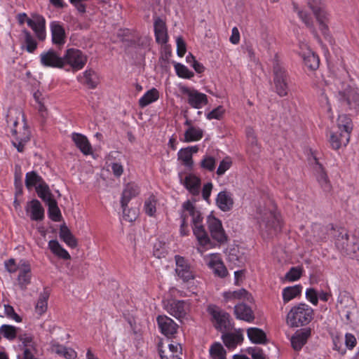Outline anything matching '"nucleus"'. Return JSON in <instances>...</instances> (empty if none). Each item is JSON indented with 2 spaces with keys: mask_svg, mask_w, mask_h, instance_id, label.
Here are the masks:
<instances>
[{
  "mask_svg": "<svg viewBox=\"0 0 359 359\" xmlns=\"http://www.w3.org/2000/svg\"><path fill=\"white\" fill-rule=\"evenodd\" d=\"M326 87L321 94L319 102L321 109L327 113L328 118H333L332 104L327 93H332L339 100H344L351 109H359V89L349 80L348 72L344 68L330 74L325 81Z\"/></svg>",
  "mask_w": 359,
  "mask_h": 359,
  "instance_id": "obj_1",
  "label": "nucleus"
},
{
  "mask_svg": "<svg viewBox=\"0 0 359 359\" xmlns=\"http://www.w3.org/2000/svg\"><path fill=\"white\" fill-rule=\"evenodd\" d=\"M192 214V230L197 241V251L203 255V253L215 247L213 241L209 237L203 225V217L199 210L189 201H187L184 217Z\"/></svg>",
  "mask_w": 359,
  "mask_h": 359,
  "instance_id": "obj_2",
  "label": "nucleus"
},
{
  "mask_svg": "<svg viewBox=\"0 0 359 359\" xmlns=\"http://www.w3.org/2000/svg\"><path fill=\"white\" fill-rule=\"evenodd\" d=\"M353 125L351 118L346 115H340L336 127L330 132L329 142L334 149L346 147L350 140Z\"/></svg>",
  "mask_w": 359,
  "mask_h": 359,
  "instance_id": "obj_3",
  "label": "nucleus"
},
{
  "mask_svg": "<svg viewBox=\"0 0 359 359\" xmlns=\"http://www.w3.org/2000/svg\"><path fill=\"white\" fill-rule=\"evenodd\" d=\"M313 310L305 303L293 306L286 317V323L291 327H298L308 325L313 319Z\"/></svg>",
  "mask_w": 359,
  "mask_h": 359,
  "instance_id": "obj_4",
  "label": "nucleus"
},
{
  "mask_svg": "<svg viewBox=\"0 0 359 359\" xmlns=\"http://www.w3.org/2000/svg\"><path fill=\"white\" fill-rule=\"evenodd\" d=\"M307 5L312 11L318 22L319 29L329 43H332L328 22L330 15L325 9L323 0H307Z\"/></svg>",
  "mask_w": 359,
  "mask_h": 359,
  "instance_id": "obj_5",
  "label": "nucleus"
},
{
  "mask_svg": "<svg viewBox=\"0 0 359 359\" xmlns=\"http://www.w3.org/2000/svg\"><path fill=\"white\" fill-rule=\"evenodd\" d=\"M63 69L73 72L81 70L87 62V56L76 48H69L62 56Z\"/></svg>",
  "mask_w": 359,
  "mask_h": 359,
  "instance_id": "obj_6",
  "label": "nucleus"
},
{
  "mask_svg": "<svg viewBox=\"0 0 359 359\" xmlns=\"http://www.w3.org/2000/svg\"><path fill=\"white\" fill-rule=\"evenodd\" d=\"M257 219L260 228L262 229L264 226L266 230L269 231L270 233L273 232L276 233L280 229L281 219L279 214L276 211L270 210L269 212H260Z\"/></svg>",
  "mask_w": 359,
  "mask_h": 359,
  "instance_id": "obj_7",
  "label": "nucleus"
},
{
  "mask_svg": "<svg viewBox=\"0 0 359 359\" xmlns=\"http://www.w3.org/2000/svg\"><path fill=\"white\" fill-rule=\"evenodd\" d=\"M180 90L187 97L188 104L194 109H202L208 103V96L194 88L183 86L180 87Z\"/></svg>",
  "mask_w": 359,
  "mask_h": 359,
  "instance_id": "obj_8",
  "label": "nucleus"
},
{
  "mask_svg": "<svg viewBox=\"0 0 359 359\" xmlns=\"http://www.w3.org/2000/svg\"><path fill=\"white\" fill-rule=\"evenodd\" d=\"M206 223L211 238L219 244H223L227 241V236L222 226V222L212 214L207 217Z\"/></svg>",
  "mask_w": 359,
  "mask_h": 359,
  "instance_id": "obj_9",
  "label": "nucleus"
},
{
  "mask_svg": "<svg viewBox=\"0 0 359 359\" xmlns=\"http://www.w3.org/2000/svg\"><path fill=\"white\" fill-rule=\"evenodd\" d=\"M203 261L215 276L220 278L226 276L228 271L219 254L210 253L205 255H203Z\"/></svg>",
  "mask_w": 359,
  "mask_h": 359,
  "instance_id": "obj_10",
  "label": "nucleus"
},
{
  "mask_svg": "<svg viewBox=\"0 0 359 359\" xmlns=\"http://www.w3.org/2000/svg\"><path fill=\"white\" fill-rule=\"evenodd\" d=\"M208 312L217 330L223 331L230 326L229 315L219 307L215 305H210L208 307Z\"/></svg>",
  "mask_w": 359,
  "mask_h": 359,
  "instance_id": "obj_11",
  "label": "nucleus"
},
{
  "mask_svg": "<svg viewBox=\"0 0 359 359\" xmlns=\"http://www.w3.org/2000/svg\"><path fill=\"white\" fill-rule=\"evenodd\" d=\"M298 54L302 57L304 65L311 70H315L319 67L318 57L310 49L308 44L304 41L299 43Z\"/></svg>",
  "mask_w": 359,
  "mask_h": 359,
  "instance_id": "obj_12",
  "label": "nucleus"
},
{
  "mask_svg": "<svg viewBox=\"0 0 359 359\" xmlns=\"http://www.w3.org/2000/svg\"><path fill=\"white\" fill-rule=\"evenodd\" d=\"M176 268L175 271L177 276L185 283L193 280L195 274L189 262L182 257L176 255L175 257Z\"/></svg>",
  "mask_w": 359,
  "mask_h": 359,
  "instance_id": "obj_13",
  "label": "nucleus"
},
{
  "mask_svg": "<svg viewBox=\"0 0 359 359\" xmlns=\"http://www.w3.org/2000/svg\"><path fill=\"white\" fill-rule=\"evenodd\" d=\"M166 311L178 320L186 318L189 312V303L184 300H172L166 305Z\"/></svg>",
  "mask_w": 359,
  "mask_h": 359,
  "instance_id": "obj_14",
  "label": "nucleus"
},
{
  "mask_svg": "<svg viewBox=\"0 0 359 359\" xmlns=\"http://www.w3.org/2000/svg\"><path fill=\"white\" fill-rule=\"evenodd\" d=\"M39 57L41 65L45 67L63 69L62 56L53 49L42 52Z\"/></svg>",
  "mask_w": 359,
  "mask_h": 359,
  "instance_id": "obj_15",
  "label": "nucleus"
},
{
  "mask_svg": "<svg viewBox=\"0 0 359 359\" xmlns=\"http://www.w3.org/2000/svg\"><path fill=\"white\" fill-rule=\"evenodd\" d=\"M25 183L28 189L34 187L40 198L50 192L48 187L43 182L41 177L34 172H29L26 174Z\"/></svg>",
  "mask_w": 359,
  "mask_h": 359,
  "instance_id": "obj_16",
  "label": "nucleus"
},
{
  "mask_svg": "<svg viewBox=\"0 0 359 359\" xmlns=\"http://www.w3.org/2000/svg\"><path fill=\"white\" fill-rule=\"evenodd\" d=\"M273 82L276 93L280 96L286 95L287 93V83L284 68L277 63L273 67Z\"/></svg>",
  "mask_w": 359,
  "mask_h": 359,
  "instance_id": "obj_17",
  "label": "nucleus"
},
{
  "mask_svg": "<svg viewBox=\"0 0 359 359\" xmlns=\"http://www.w3.org/2000/svg\"><path fill=\"white\" fill-rule=\"evenodd\" d=\"M19 347L22 352L23 359H37L34 357L35 344L32 336L25 334L20 337Z\"/></svg>",
  "mask_w": 359,
  "mask_h": 359,
  "instance_id": "obj_18",
  "label": "nucleus"
},
{
  "mask_svg": "<svg viewBox=\"0 0 359 359\" xmlns=\"http://www.w3.org/2000/svg\"><path fill=\"white\" fill-rule=\"evenodd\" d=\"M184 125L187 126L184 133V142H194L201 140L204 134V130L197 126L192 125L189 121H187Z\"/></svg>",
  "mask_w": 359,
  "mask_h": 359,
  "instance_id": "obj_19",
  "label": "nucleus"
},
{
  "mask_svg": "<svg viewBox=\"0 0 359 359\" xmlns=\"http://www.w3.org/2000/svg\"><path fill=\"white\" fill-rule=\"evenodd\" d=\"M18 283L21 288H25L31 280V266L27 260H19V269L18 270Z\"/></svg>",
  "mask_w": 359,
  "mask_h": 359,
  "instance_id": "obj_20",
  "label": "nucleus"
},
{
  "mask_svg": "<svg viewBox=\"0 0 359 359\" xmlns=\"http://www.w3.org/2000/svg\"><path fill=\"white\" fill-rule=\"evenodd\" d=\"M198 146L194 145L180 149L177 152L178 160L187 168L191 169L194 165L192 156L198 151Z\"/></svg>",
  "mask_w": 359,
  "mask_h": 359,
  "instance_id": "obj_21",
  "label": "nucleus"
},
{
  "mask_svg": "<svg viewBox=\"0 0 359 359\" xmlns=\"http://www.w3.org/2000/svg\"><path fill=\"white\" fill-rule=\"evenodd\" d=\"M157 323L162 334L169 337L176 333L177 325L170 318L166 316H159Z\"/></svg>",
  "mask_w": 359,
  "mask_h": 359,
  "instance_id": "obj_22",
  "label": "nucleus"
},
{
  "mask_svg": "<svg viewBox=\"0 0 359 359\" xmlns=\"http://www.w3.org/2000/svg\"><path fill=\"white\" fill-rule=\"evenodd\" d=\"M185 188L193 196H198L201 189V178L193 173L187 174L183 182Z\"/></svg>",
  "mask_w": 359,
  "mask_h": 359,
  "instance_id": "obj_23",
  "label": "nucleus"
},
{
  "mask_svg": "<svg viewBox=\"0 0 359 359\" xmlns=\"http://www.w3.org/2000/svg\"><path fill=\"white\" fill-rule=\"evenodd\" d=\"M223 300L225 303L234 302L237 300L248 301L251 299V296L248 292L243 289L237 290H229L222 292Z\"/></svg>",
  "mask_w": 359,
  "mask_h": 359,
  "instance_id": "obj_24",
  "label": "nucleus"
},
{
  "mask_svg": "<svg viewBox=\"0 0 359 359\" xmlns=\"http://www.w3.org/2000/svg\"><path fill=\"white\" fill-rule=\"evenodd\" d=\"M311 331L309 328L300 329L296 331L291 338V344L293 348L296 351L302 349L311 336Z\"/></svg>",
  "mask_w": 359,
  "mask_h": 359,
  "instance_id": "obj_25",
  "label": "nucleus"
},
{
  "mask_svg": "<svg viewBox=\"0 0 359 359\" xmlns=\"http://www.w3.org/2000/svg\"><path fill=\"white\" fill-rule=\"evenodd\" d=\"M26 212L34 221H40L44 217V210L38 200L29 201L26 206Z\"/></svg>",
  "mask_w": 359,
  "mask_h": 359,
  "instance_id": "obj_26",
  "label": "nucleus"
},
{
  "mask_svg": "<svg viewBox=\"0 0 359 359\" xmlns=\"http://www.w3.org/2000/svg\"><path fill=\"white\" fill-rule=\"evenodd\" d=\"M156 41L158 43L165 44L168 36L165 22L160 18H156L154 22Z\"/></svg>",
  "mask_w": 359,
  "mask_h": 359,
  "instance_id": "obj_27",
  "label": "nucleus"
},
{
  "mask_svg": "<svg viewBox=\"0 0 359 359\" xmlns=\"http://www.w3.org/2000/svg\"><path fill=\"white\" fill-rule=\"evenodd\" d=\"M13 137L12 139L13 145L17 149L19 152L24 151L25 144L29 141L30 133L29 129L24 124L23 133L22 135H18L17 130L13 129L12 130Z\"/></svg>",
  "mask_w": 359,
  "mask_h": 359,
  "instance_id": "obj_28",
  "label": "nucleus"
},
{
  "mask_svg": "<svg viewBox=\"0 0 359 359\" xmlns=\"http://www.w3.org/2000/svg\"><path fill=\"white\" fill-rule=\"evenodd\" d=\"M27 25L34 31L39 39L43 40L45 39V19L43 17L36 16L34 19H28Z\"/></svg>",
  "mask_w": 359,
  "mask_h": 359,
  "instance_id": "obj_29",
  "label": "nucleus"
},
{
  "mask_svg": "<svg viewBox=\"0 0 359 359\" xmlns=\"http://www.w3.org/2000/svg\"><path fill=\"white\" fill-rule=\"evenodd\" d=\"M234 313L238 319L251 323L255 319L252 309L245 304H238L234 307Z\"/></svg>",
  "mask_w": 359,
  "mask_h": 359,
  "instance_id": "obj_30",
  "label": "nucleus"
},
{
  "mask_svg": "<svg viewBox=\"0 0 359 359\" xmlns=\"http://www.w3.org/2000/svg\"><path fill=\"white\" fill-rule=\"evenodd\" d=\"M216 203L218 208L224 211H229L233 205L232 194L227 191H220L217 196Z\"/></svg>",
  "mask_w": 359,
  "mask_h": 359,
  "instance_id": "obj_31",
  "label": "nucleus"
},
{
  "mask_svg": "<svg viewBox=\"0 0 359 359\" xmlns=\"http://www.w3.org/2000/svg\"><path fill=\"white\" fill-rule=\"evenodd\" d=\"M41 198L43 200L48 206V214L50 218L55 222L60 221L61 217L60 211L57 207L56 201L53 198L51 194L49 192Z\"/></svg>",
  "mask_w": 359,
  "mask_h": 359,
  "instance_id": "obj_32",
  "label": "nucleus"
},
{
  "mask_svg": "<svg viewBox=\"0 0 359 359\" xmlns=\"http://www.w3.org/2000/svg\"><path fill=\"white\" fill-rule=\"evenodd\" d=\"M72 140L84 155L92 154V147L87 137L80 133H72Z\"/></svg>",
  "mask_w": 359,
  "mask_h": 359,
  "instance_id": "obj_33",
  "label": "nucleus"
},
{
  "mask_svg": "<svg viewBox=\"0 0 359 359\" xmlns=\"http://www.w3.org/2000/svg\"><path fill=\"white\" fill-rule=\"evenodd\" d=\"M343 242L341 243L338 240L337 246L338 248L345 250L346 254L352 259L359 260V243H353V245H349L348 243L345 245L344 241H348V235L345 233L341 236Z\"/></svg>",
  "mask_w": 359,
  "mask_h": 359,
  "instance_id": "obj_34",
  "label": "nucleus"
},
{
  "mask_svg": "<svg viewBox=\"0 0 359 359\" xmlns=\"http://www.w3.org/2000/svg\"><path fill=\"white\" fill-rule=\"evenodd\" d=\"M53 43L56 45H63L65 43V32L62 26L58 22L50 23Z\"/></svg>",
  "mask_w": 359,
  "mask_h": 359,
  "instance_id": "obj_35",
  "label": "nucleus"
},
{
  "mask_svg": "<svg viewBox=\"0 0 359 359\" xmlns=\"http://www.w3.org/2000/svg\"><path fill=\"white\" fill-rule=\"evenodd\" d=\"M77 80L82 84L87 86L90 88H94L97 84V76L96 73L92 69H87L77 76Z\"/></svg>",
  "mask_w": 359,
  "mask_h": 359,
  "instance_id": "obj_36",
  "label": "nucleus"
},
{
  "mask_svg": "<svg viewBox=\"0 0 359 359\" xmlns=\"http://www.w3.org/2000/svg\"><path fill=\"white\" fill-rule=\"evenodd\" d=\"M223 342L229 348H234L243 340V334L240 331L225 333L222 335Z\"/></svg>",
  "mask_w": 359,
  "mask_h": 359,
  "instance_id": "obj_37",
  "label": "nucleus"
},
{
  "mask_svg": "<svg viewBox=\"0 0 359 359\" xmlns=\"http://www.w3.org/2000/svg\"><path fill=\"white\" fill-rule=\"evenodd\" d=\"M160 97V93L156 88H151L139 99L140 107L144 108L147 106L156 102Z\"/></svg>",
  "mask_w": 359,
  "mask_h": 359,
  "instance_id": "obj_38",
  "label": "nucleus"
},
{
  "mask_svg": "<svg viewBox=\"0 0 359 359\" xmlns=\"http://www.w3.org/2000/svg\"><path fill=\"white\" fill-rule=\"evenodd\" d=\"M140 191L139 187L135 183L128 184L122 194L121 201V207L127 206L129 201L134 196L138 194Z\"/></svg>",
  "mask_w": 359,
  "mask_h": 359,
  "instance_id": "obj_39",
  "label": "nucleus"
},
{
  "mask_svg": "<svg viewBox=\"0 0 359 359\" xmlns=\"http://www.w3.org/2000/svg\"><path fill=\"white\" fill-rule=\"evenodd\" d=\"M168 353H170V358L168 355H165V351L163 350L162 346L159 345L158 351L161 359H181L180 355L182 352V348L177 343L168 344Z\"/></svg>",
  "mask_w": 359,
  "mask_h": 359,
  "instance_id": "obj_40",
  "label": "nucleus"
},
{
  "mask_svg": "<svg viewBox=\"0 0 359 359\" xmlns=\"http://www.w3.org/2000/svg\"><path fill=\"white\" fill-rule=\"evenodd\" d=\"M302 286L301 285H295L283 288L282 291L283 300L285 303H287L293 299L297 297L302 292Z\"/></svg>",
  "mask_w": 359,
  "mask_h": 359,
  "instance_id": "obj_41",
  "label": "nucleus"
},
{
  "mask_svg": "<svg viewBox=\"0 0 359 359\" xmlns=\"http://www.w3.org/2000/svg\"><path fill=\"white\" fill-rule=\"evenodd\" d=\"M313 161L316 163L315 170L317 175V180L324 191H329L330 190L331 186L327 179V175L325 173L322 165L318 163L316 158H313Z\"/></svg>",
  "mask_w": 359,
  "mask_h": 359,
  "instance_id": "obj_42",
  "label": "nucleus"
},
{
  "mask_svg": "<svg viewBox=\"0 0 359 359\" xmlns=\"http://www.w3.org/2000/svg\"><path fill=\"white\" fill-rule=\"evenodd\" d=\"M249 339L254 344H264L266 340V334L263 330L257 327H250L247 330Z\"/></svg>",
  "mask_w": 359,
  "mask_h": 359,
  "instance_id": "obj_43",
  "label": "nucleus"
},
{
  "mask_svg": "<svg viewBox=\"0 0 359 359\" xmlns=\"http://www.w3.org/2000/svg\"><path fill=\"white\" fill-rule=\"evenodd\" d=\"M48 248L54 255L60 258L67 260L71 257L69 252L55 240H51L48 242Z\"/></svg>",
  "mask_w": 359,
  "mask_h": 359,
  "instance_id": "obj_44",
  "label": "nucleus"
},
{
  "mask_svg": "<svg viewBox=\"0 0 359 359\" xmlns=\"http://www.w3.org/2000/svg\"><path fill=\"white\" fill-rule=\"evenodd\" d=\"M303 268L302 266H294L285 273L283 281L292 283L300 279L303 273Z\"/></svg>",
  "mask_w": 359,
  "mask_h": 359,
  "instance_id": "obj_45",
  "label": "nucleus"
},
{
  "mask_svg": "<svg viewBox=\"0 0 359 359\" xmlns=\"http://www.w3.org/2000/svg\"><path fill=\"white\" fill-rule=\"evenodd\" d=\"M60 237L69 247L75 248L77 245L74 236L67 226L60 228Z\"/></svg>",
  "mask_w": 359,
  "mask_h": 359,
  "instance_id": "obj_46",
  "label": "nucleus"
},
{
  "mask_svg": "<svg viewBox=\"0 0 359 359\" xmlns=\"http://www.w3.org/2000/svg\"><path fill=\"white\" fill-rule=\"evenodd\" d=\"M187 205V201L184 202L182 204V211H181V219H182V224L180 226V234L182 236H187L189 233V230L187 229L189 222L192 224V214L191 215H187L185 217H184V213L185 212V206Z\"/></svg>",
  "mask_w": 359,
  "mask_h": 359,
  "instance_id": "obj_47",
  "label": "nucleus"
},
{
  "mask_svg": "<svg viewBox=\"0 0 359 359\" xmlns=\"http://www.w3.org/2000/svg\"><path fill=\"white\" fill-rule=\"evenodd\" d=\"M53 351L66 359H74L77 355L76 352L74 349L61 345L55 346L53 348Z\"/></svg>",
  "mask_w": 359,
  "mask_h": 359,
  "instance_id": "obj_48",
  "label": "nucleus"
},
{
  "mask_svg": "<svg viewBox=\"0 0 359 359\" xmlns=\"http://www.w3.org/2000/svg\"><path fill=\"white\" fill-rule=\"evenodd\" d=\"M211 359H226V351L220 343L213 344L210 348Z\"/></svg>",
  "mask_w": 359,
  "mask_h": 359,
  "instance_id": "obj_49",
  "label": "nucleus"
},
{
  "mask_svg": "<svg viewBox=\"0 0 359 359\" xmlns=\"http://www.w3.org/2000/svg\"><path fill=\"white\" fill-rule=\"evenodd\" d=\"M200 166L203 170L212 172L216 168V159L214 156L206 154L202 158L200 162Z\"/></svg>",
  "mask_w": 359,
  "mask_h": 359,
  "instance_id": "obj_50",
  "label": "nucleus"
},
{
  "mask_svg": "<svg viewBox=\"0 0 359 359\" xmlns=\"http://www.w3.org/2000/svg\"><path fill=\"white\" fill-rule=\"evenodd\" d=\"M1 334L8 340L14 339L18 332V328L13 325H3L0 328Z\"/></svg>",
  "mask_w": 359,
  "mask_h": 359,
  "instance_id": "obj_51",
  "label": "nucleus"
},
{
  "mask_svg": "<svg viewBox=\"0 0 359 359\" xmlns=\"http://www.w3.org/2000/svg\"><path fill=\"white\" fill-rule=\"evenodd\" d=\"M156 209V198L154 196H150L144 202V211L149 216H154Z\"/></svg>",
  "mask_w": 359,
  "mask_h": 359,
  "instance_id": "obj_52",
  "label": "nucleus"
},
{
  "mask_svg": "<svg viewBox=\"0 0 359 359\" xmlns=\"http://www.w3.org/2000/svg\"><path fill=\"white\" fill-rule=\"evenodd\" d=\"M174 67L177 75L182 79H191L194 76L193 72L190 71L185 65L175 62Z\"/></svg>",
  "mask_w": 359,
  "mask_h": 359,
  "instance_id": "obj_53",
  "label": "nucleus"
},
{
  "mask_svg": "<svg viewBox=\"0 0 359 359\" xmlns=\"http://www.w3.org/2000/svg\"><path fill=\"white\" fill-rule=\"evenodd\" d=\"M48 294L46 292L41 294L36 305V311L39 315L44 313L48 307Z\"/></svg>",
  "mask_w": 359,
  "mask_h": 359,
  "instance_id": "obj_54",
  "label": "nucleus"
},
{
  "mask_svg": "<svg viewBox=\"0 0 359 359\" xmlns=\"http://www.w3.org/2000/svg\"><path fill=\"white\" fill-rule=\"evenodd\" d=\"M232 165V160L229 156H226L219 163L216 173L219 176L223 175Z\"/></svg>",
  "mask_w": 359,
  "mask_h": 359,
  "instance_id": "obj_55",
  "label": "nucleus"
},
{
  "mask_svg": "<svg viewBox=\"0 0 359 359\" xmlns=\"http://www.w3.org/2000/svg\"><path fill=\"white\" fill-rule=\"evenodd\" d=\"M165 244L161 241H157L154 245L153 254L157 258L163 257L166 254Z\"/></svg>",
  "mask_w": 359,
  "mask_h": 359,
  "instance_id": "obj_56",
  "label": "nucleus"
},
{
  "mask_svg": "<svg viewBox=\"0 0 359 359\" xmlns=\"http://www.w3.org/2000/svg\"><path fill=\"white\" fill-rule=\"evenodd\" d=\"M4 315L11 320H14L17 323L21 321V318L15 313L13 306L8 304L4 305Z\"/></svg>",
  "mask_w": 359,
  "mask_h": 359,
  "instance_id": "obj_57",
  "label": "nucleus"
},
{
  "mask_svg": "<svg viewBox=\"0 0 359 359\" xmlns=\"http://www.w3.org/2000/svg\"><path fill=\"white\" fill-rule=\"evenodd\" d=\"M224 113V109L222 106L212 109L211 111L206 114V118L208 120L219 119L222 118Z\"/></svg>",
  "mask_w": 359,
  "mask_h": 359,
  "instance_id": "obj_58",
  "label": "nucleus"
},
{
  "mask_svg": "<svg viewBox=\"0 0 359 359\" xmlns=\"http://www.w3.org/2000/svg\"><path fill=\"white\" fill-rule=\"evenodd\" d=\"M306 299L313 305L318 302V293L313 288H308L305 292Z\"/></svg>",
  "mask_w": 359,
  "mask_h": 359,
  "instance_id": "obj_59",
  "label": "nucleus"
},
{
  "mask_svg": "<svg viewBox=\"0 0 359 359\" xmlns=\"http://www.w3.org/2000/svg\"><path fill=\"white\" fill-rule=\"evenodd\" d=\"M4 266L8 272L13 273L18 271L19 269V261L17 262L14 259H9L5 261Z\"/></svg>",
  "mask_w": 359,
  "mask_h": 359,
  "instance_id": "obj_60",
  "label": "nucleus"
},
{
  "mask_svg": "<svg viewBox=\"0 0 359 359\" xmlns=\"http://www.w3.org/2000/svg\"><path fill=\"white\" fill-rule=\"evenodd\" d=\"M176 44L177 54L179 57H182L187 50L186 43L182 37L178 36L176 38Z\"/></svg>",
  "mask_w": 359,
  "mask_h": 359,
  "instance_id": "obj_61",
  "label": "nucleus"
},
{
  "mask_svg": "<svg viewBox=\"0 0 359 359\" xmlns=\"http://www.w3.org/2000/svg\"><path fill=\"white\" fill-rule=\"evenodd\" d=\"M252 359H266L262 351L257 347H250L247 350Z\"/></svg>",
  "mask_w": 359,
  "mask_h": 359,
  "instance_id": "obj_62",
  "label": "nucleus"
},
{
  "mask_svg": "<svg viewBox=\"0 0 359 359\" xmlns=\"http://www.w3.org/2000/svg\"><path fill=\"white\" fill-rule=\"evenodd\" d=\"M123 217L126 221L133 222L135 220L137 216L135 210H127L126 206L122 207Z\"/></svg>",
  "mask_w": 359,
  "mask_h": 359,
  "instance_id": "obj_63",
  "label": "nucleus"
},
{
  "mask_svg": "<svg viewBox=\"0 0 359 359\" xmlns=\"http://www.w3.org/2000/svg\"><path fill=\"white\" fill-rule=\"evenodd\" d=\"M113 175L116 177H120L123 172V166L118 162H114L110 165Z\"/></svg>",
  "mask_w": 359,
  "mask_h": 359,
  "instance_id": "obj_64",
  "label": "nucleus"
}]
</instances>
